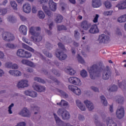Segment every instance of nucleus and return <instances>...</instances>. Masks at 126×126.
<instances>
[{"instance_id":"338daca9","label":"nucleus","mask_w":126,"mask_h":126,"mask_svg":"<svg viewBox=\"0 0 126 126\" xmlns=\"http://www.w3.org/2000/svg\"><path fill=\"white\" fill-rule=\"evenodd\" d=\"M26 126V124L25 122H20V123H18L17 125L16 126Z\"/></svg>"},{"instance_id":"de8ad7c7","label":"nucleus","mask_w":126,"mask_h":126,"mask_svg":"<svg viewBox=\"0 0 126 126\" xmlns=\"http://www.w3.org/2000/svg\"><path fill=\"white\" fill-rule=\"evenodd\" d=\"M7 12V10L6 8H0V15H4Z\"/></svg>"},{"instance_id":"e433bc0d","label":"nucleus","mask_w":126,"mask_h":126,"mask_svg":"<svg viewBox=\"0 0 126 126\" xmlns=\"http://www.w3.org/2000/svg\"><path fill=\"white\" fill-rule=\"evenodd\" d=\"M57 105H58V106H67V105H68V103L64 100H62L60 102L57 103Z\"/></svg>"},{"instance_id":"c85d7f7f","label":"nucleus","mask_w":126,"mask_h":126,"mask_svg":"<svg viewBox=\"0 0 126 126\" xmlns=\"http://www.w3.org/2000/svg\"><path fill=\"white\" fill-rule=\"evenodd\" d=\"M42 9L44 10V12L48 15V16H51L52 13H51V11L49 10L48 6L43 5L42 6Z\"/></svg>"},{"instance_id":"9d476101","label":"nucleus","mask_w":126,"mask_h":126,"mask_svg":"<svg viewBox=\"0 0 126 126\" xmlns=\"http://www.w3.org/2000/svg\"><path fill=\"white\" fill-rule=\"evenodd\" d=\"M68 89L69 90L73 92L74 94H76V95H79L81 94V91L76 86L70 85L68 86Z\"/></svg>"},{"instance_id":"f8f14e48","label":"nucleus","mask_w":126,"mask_h":126,"mask_svg":"<svg viewBox=\"0 0 126 126\" xmlns=\"http://www.w3.org/2000/svg\"><path fill=\"white\" fill-rule=\"evenodd\" d=\"M56 56L60 61H64L67 57L66 54H64L63 51H59V50H57V52L56 53Z\"/></svg>"},{"instance_id":"c756f323","label":"nucleus","mask_w":126,"mask_h":126,"mask_svg":"<svg viewBox=\"0 0 126 126\" xmlns=\"http://www.w3.org/2000/svg\"><path fill=\"white\" fill-rule=\"evenodd\" d=\"M118 21L119 23H124L126 22V14L123 15L118 18Z\"/></svg>"},{"instance_id":"b1692460","label":"nucleus","mask_w":126,"mask_h":126,"mask_svg":"<svg viewBox=\"0 0 126 126\" xmlns=\"http://www.w3.org/2000/svg\"><path fill=\"white\" fill-rule=\"evenodd\" d=\"M76 104L77 106H78V108L80 109L81 111H85L86 110V108H85V106H84L79 100H76Z\"/></svg>"},{"instance_id":"f03ea898","label":"nucleus","mask_w":126,"mask_h":126,"mask_svg":"<svg viewBox=\"0 0 126 126\" xmlns=\"http://www.w3.org/2000/svg\"><path fill=\"white\" fill-rule=\"evenodd\" d=\"M41 31V28L39 27H32L29 30V32H31V35L32 36L31 38L34 42H40L42 41L43 37L42 36L40 35V32L38 31Z\"/></svg>"},{"instance_id":"a19ab883","label":"nucleus","mask_w":126,"mask_h":126,"mask_svg":"<svg viewBox=\"0 0 126 126\" xmlns=\"http://www.w3.org/2000/svg\"><path fill=\"white\" fill-rule=\"evenodd\" d=\"M58 92L61 94V95L62 97H63V98H67V97H68V95H67V94L65 93V92H63L62 90H59Z\"/></svg>"},{"instance_id":"2eb2a0df","label":"nucleus","mask_w":126,"mask_h":126,"mask_svg":"<svg viewBox=\"0 0 126 126\" xmlns=\"http://www.w3.org/2000/svg\"><path fill=\"white\" fill-rule=\"evenodd\" d=\"M20 115L22 117H27L29 118L31 116V113L29 112V110L27 108H24L23 110L20 112Z\"/></svg>"},{"instance_id":"aec40b11","label":"nucleus","mask_w":126,"mask_h":126,"mask_svg":"<svg viewBox=\"0 0 126 126\" xmlns=\"http://www.w3.org/2000/svg\"><path fill=\"white\" fill-rule=\"evenodd\" d=\"M84 104L86 105L87 109L89 111H92L94 109V105L91 102V101L86 100L84 101Z\"/></svg>"},{"instance_id":"69168bd1","label":"nucleus","mask_w":126,"mask_h":126,"mask_svg":"<svg viewBox=\"0 0 126 126\" xmlns=\"http://www.w3.org/2000/svg\"><path fill=\"white\" fill-rule=\"evenodd\" d=\"M11 68L13 69H17L18 68V65H17V64H13L12 65Z\"/></svg>"},{"instance_id":"bb28decb","label":"nucleus","mask_w":126,"mask_h":126,"mask_svg":"<svg viewBox=\"0 0 126 126\" xmlns=\"http://www.w3.org/2000/svg\"><path fill=\"white\" fill-rule=\"evenodd\" d=\"M106 124L107 126H117V124L114 123V120L110 118L107 119Z\"/></svg>"},{"instance_id":"0e129e2a","label":"nucleus","mask_w":126,"mask_h":126,"mask_svg":"<svg viewBox=\"0 0 126 126\" xmlns=\"http://www.w3.org/2000/svg\"><path fill=\"white\" fill-rule=\"evenodd\" d=\"M91 89L94 92H99V89H98V88H96L95 87H91Z\"/></svg>"},{"instance_id":"0eeeda50","label":"nucleus","mask_w":126,"mask_h":126,"mask_svg":"<svg viewBox=\"0 0 126 126\" xmlns=\"http://www.w3.org/2000/svg\"><path fill=\"white\" fill-rule=\"evenodd\" d=\"M54 116V118L55 119V121L56 122V124L57 126H73L69 123H64L63 121L60 119L59 117H58L57 115H56V113L53 114Z\"/></svg>"},{"instance_id":"37998d69","label":"nucleus","mask_w":126,"mask_h":126,"mask_svg":"<svg viewBox=\"0 0 126 126\" xmlns=\"http://www.w3.org/2000/svg\"><path fill=\"white\" fill-rule=\"evenodd\" d=\"M10 4L13 9H14L15 10H17V4L16 3V2L14 1H11Z\"/></svg>"},{"instance_id":"864d4df0","label":"nucleus","mask_w":126,"mask_h":126,"mask_svg":"<svg viewBox=\"0 0 126 126\" xmlns=\"http://www.w3.org/2000/svg\"><path fill=\"white\" fill-rule=\"evenodd\" d=\"M43 53L46 57H48V58H52L53 57V55H52L51 53H49L48 51L46 50L43 51Z\"/></svg>"},{"instance_id":"c03bdc74","label":"nucleus","mask_w":126,"mask_h":126,"mask_svg":"<svg viewBox=\"0 0 126 126\" xmlns=\"http://www.w3.org/2000/svg\"><path fill=\"white\" fill-rule=\"evenodd\" d=\"M67 70L69 71L70 75H73L76 72L75 70H73L71 67H69V68H67Z\"/></svg>"},{"instance_id":"774afa93","label":"nucleus","mask_w":126,"mask_h":126,"mask_svg":"<svg viewBox=\"0 0 126 126\" xmlns=\"http://www.w3.org/2000/svg\"><path fill=\"white\" fill-rule=\"evenodd\" d=\"M78 119L79 121H83V120H84V116H83V115L79 114L78 116Z\"/></svg>"},{"instance_id":"412c9836","label":"nucleus","mask_w":126,"mask_h":126,"mask_svg":"<svg viewBox=\"0 0 126 126\" xmlns=\"http://www.w3.org/2000/svg\"><path fill=\"white\" fill-rule=\"evenodd\" d=\"M24 94L27 95V96H30V97H32V98H35V97H37V93L32 91H26L24 92Z\"/></svg>"},{"instance_id":"1a4fd4ad","label":"nucleus","mask_w":126,"mask_h":126,"mask_svg":"<svg viewBox=\"0 0 126 126\" xmlns=\"http://www.w3.org/2000/svg\"><path fill=\"white\" fill-rule=\"evenodd\" d=\"M116 116L118 119L121 120L125 117V108L121 107L120 109H118L116 112Z\"/></svg>"},{"instance_id":"473e14b6","label":"nucleus","mask_w":126,"mask_h":126,"mask_svg":"<svg viewBox=\"0 0 126 126\" xmlns=\"http://www.w3.org/2000/svg\"><path fill=\"white\" fill-rule=\"evenodd\" d=\"M108 90L110 92H116L118 91V86L113 85L112 86L108 88Z\"/></svg>"},{"instance_id":"423d86ee","label":"nucleus","mask_w":126,"mask_h":126,"mask_svg":"<svg viewBox=\"0 0 126 126\" xmlns=\"http://www.w3.org/2000/svg\"><path fill=\"white\" fill-rule=\"evenodd\" d=\"M112 75V71L109 66H107L106 68L104 70L102 74V78L104 80H108Z\"/></svg>"},{"instance_id":"4d7b16f0","label":"nucleus","mask_w":126,"mask_h":126,"mask_svg":"<svg viewBox=\"0 0 126 126\" xmlns=\"http://www.w3.org/2000/svg\"><path fill=\"white\" fill-rule=\"evenodd\" d=\"M14 106V104L13 103H12L8 107V112H9V114H12V111H11V109L12 108V107H13Z\"/></svg>"},{"instance_id":"bf43d9fd","label":"nucleus","mask_w":126,"mask_h":126,"mask_svg":"<svg viewBox=\"0 0 126 126\" xmlns=\"http://www.w3.org/2000/svg\"><path fill=\"white\" fill-rule=\"evenodd\" d=\"M58 45L59 46V48H60V49H62V50H64V49H65L64 45L63 44V43L59 42L58 44Z\"/></svg>"},{"instance_id":"a878e982","label":"nucleus","mask_w":126,"mask_h":126,"mask_svg":"<svg viewBox=\"0 0 126 126\" xmlns=\"http://www.w3.org/2000/svg\"><path fill=\"white\" fill-rule=\"evenodd\" d=\"M19 31L21 33H22L23 35H27V27L22 25L19 28Z\"/></svg>"},{"instance_id":"393cba45","label":"nucleus","mask_w":126,"mask_h":126,"mask_svg":"<svg viewBox=\"0 0 126 126\" xmlns=\"http://www.w3.org/2000/svg\"><path fill=\"white\" fill-rule=\"evenodd\" d=\"M9 73L11 74V75H13V76H20L21 75V72L19 70H10L9 71Z\"/></svg>"},{"instance_id":"7c9ffc66","label":"nucleus","mask_w":126,"mask_h":126,"mask_svg":"<svg viewBox=\"0 0 126 126\" xmlns=\"http://www.w3.org/2000/svg\"><path fill=\"white\" fill-rule=\"evenodd\" d=\"M63 17L61 14H58L56 16V18L55 19V21L56 23H62V21H63Z\"/></svg>"},{"instance_id":"5701e85b","label":"nucleus","mask_w":126,"mask_h":126,"mask_svg":"<svg viewBox=\"0 0 126 126\" xmlns=\"http://www.w3.org/2000/svg\"><path fill=\"white\" fill-rule=\"evenodd\" d=\"M101 0H92V6L94 8L100 7L101 5Z\"/></svg>"},{"instance_id":"f257e3e1","label":"nucleus","mask_w":126,"mask_h":126,"mask_svg":"<svg viewBox=\"0 0 126 126\" xmlns=\"http://www.w3.org/2000/svg\"><path fill=\"white\" fill-rule=\"evenodd\" d=\"M102 70H103V68L99 64H94L90 68H88V71L90 73L91 79H95V78L101 76V71Z\"/></svg>"},{"instance_id":"ddd939ff","label":"nucleus","mask_w":126,"mask_h":126,"mask_svg":"<svg viewBox=\"0 0 126 126\" xmlns=\"http://www.w3.org/2000/svg\"><path fill=\"white\" fill-rule=\"evenodd\" d=\"M17 87H18V88H24L25 87H28V81L27 80H22L18 83Z\"/></svg>"},{"instance_id":"f704fd0d","label":"nucleus","mask_w":126,"mask_h":126,"mask_svg":"<svg viewBox=\"0 0 126 126\" xmlns=\"http://www.w3.org/2000/svg\"><path fill=\"white\" fill-rule=\"evenodd\" d=\"M100 99H101V102H102L103 105H104V106H108V102H107L106 97H105L104 95L100 96Z\"/></svg>"},{"instance_id":"4be33fe9","label":"nucleus","mask_w":126,"mask_h":126,"mask_svg":"<svg viewBox=\"0 0 126 126\" xmlns=\"http://www.w3.org/2000/svg\"><path fill=\"white\" fill-rule=\"evenodd\" d=\"M22 63L23 64H26L27 65H29V66H31V67H34L35 65H34V63L31 61H29V60L23 59L21 61Z\"/></svg>"},{"instance_id":"603ef678","label":"nucleus","mask_w":126,"mask_h":126,"mask_svg":"<svg viewBox=\"0 0 126 126\" xmlns=\"http://www.w3.org/2000/svg\"><path fill=\"white\" fill-rule=\"evenodd\" d=\"M81 75L82 77H86L87 76V71L85 70H82L81 71Z\"/></svg>"},{"instance_id":"052dcab7","label":"nucleus","mask_w":126,"mask_h":126,"mask_svg":"<svg viewBox=\"0 0 126 126\" xmlns=\"http://www.w3.org/2000/svg\"><path fill=\"white\" fill-rule=\"evenodd\" d=\"M52 72H53V73H54V74H55L57 76H60V73L59 72V71H58L56 69H53Z\"/></svg>"},{"instance_id":"2f4dec72","label":"nucleus","mask_w":126,"mask_h":126,"mask_svg":"<svg viewBox=\"0 0 126 126\" xmlns=\"http://www.w3.org/2000/svg\"><path fill=\"white\" fill-rule=\"evenodd\" d=\"M118 98L116 100L117 103L118 104H123L124 102L125 101V98L121 95L117 96Z\"/></svg>"},{"instance_id":"5fc2aeb1","label":"nucleus","mask_w":126,"mask_h":126,"mask_svg":"<svg viewBox=\"0 0 126 126\" xmlns=\"http://www.w3.org/2000/svg\"><path fill=\"white\" fill-rule=\"evenodd\" d=\"M79 35H80V33H79L77 31H74V37L76 40L79 39Z\"/></svg>"},{"instance_id":"a18cd8bd","label":"nucleus","mask_w":126,"mask_h":126,"mask_svg":"<svg viewBox=\"0 0 126 126\" xmlns=\"http://www.w3.org/2000/svg\"><path fill=\"white\" fill-rule=\"evenodd\" d=\"M7 20L10 22H12V23L15 22L16 21V19H15V17L13 16H10L8 17Z\"/></svg>"},{"instance_id":"4468645a","label":"nucleus","mask_w":126,"mask_h":126,"mask_svg":"<svg viewBox=\"0 0 126 126\" xmlns=\"http://www.w3.org/2000/svg\"><path fill=\"white\" fill-rule=\"evenodd\" d=\"M89 32L91 34H97V33H99V29H98L97 25L94 24L92 25Z\"/></svg>"},{"instance_id":"cd10ccee","label":"nucleus","mask_w":126,"mask_h":126,"mask_svg":"<svg viewBox=\"0 0 126 126\" xmlns=\"http://www.w3.org/2000/svg\"><path fill=\"white\" fill-rule=\"evenodd\" d=\"M117 7L119 9H126V0L125 1H123L122 3H120L117 5Z\"/></svg>"},{"instance_id":"3c124183","label":"nucleus","mask_w":126,"mask_h":126,"mask_svg":"<svg viewBox=\"0 0 126 126\" xmlns=\"http://www.w3.org/2000/svg\"><path fill=\"white\" fill-rule=\"evenodd\" d=\"M6 48H9V49H15V45L13 44L8 43L6 44Z\"/></svg>"},{"instance_id":"09e8293b","label":"nucleus","mask_w":126,"mask_h":126,"mask_svg":"<svg viewBox=\"0 0 126 126\" xmlns=\"http://www.w3.org/2000/svg\"><path fill=\"white\" fill-rule=\"evenodd\" d=\"M113 12V10L105 11L103 12V15H104L105 16H109L110 15H111Z\"/></svg>"},{"instance_id":"c9c22d12","label":"nucleus","mask_w":126,"mask_h":126,"mask_svg":"<svg viewBox=\"0 0 126 126\" xmlns=\"http://www.w3.org/2000/svg\"><path fill=\"white\" fill-rule=\"evenodd\" d=\"M118 85H119L120 88H121V89H126V81L125 80H124L122 83H119Z\"/></svg>"},{"instance_id":"6ab92c4d","label":"nucleus","mask_w":126,"mask_h":126,"mask_svg":"<svg viewBox=\"0 0 126 126\" xmlns=\"http://www.w3.org/2000/svg\"><path fill=\"white\" fill-rule=\"evenodd\" d=\"M48 3L51 10L52 11H56L57 10V3L54 2L53 0H49Z\"/></svg>"},{"instance_id":"39448f33","label":"nucleus","mask_w":126,"mask_h":126,"mask_svg":"<svg viewBox=\"0 0 126 126\" xmlns=\"http://www.w3.org/2000/svg\"><path fill=\"white\" fill-rule=\"evenodd\" d=\"M59 116H61L63 120H68L70 118L69 113L63 108H60L57 111Z\"/></svg>"},{"instance_id":"13d9d810","label":"nucleus","mask_w":126,"mask_h":126,"mask_svg":"<svg viewBox=\"0 0 126 126\" xmlns=\"http://www.w3.org/2000/svg\"><path fill=\"white\" fill-rule=\"evenodd\" d=\"M98 18H99V15L96 14L95 17L93 21L94 23H97V22H98Z\"/></svg>"},{"instance_id":"f3484780","label":"nucleus","mask_w":126,"mask_h":126,"mask_svg":"<svg viewBox=\"0 0 126 126\" xmlns=\"http://www.w3.org/2000/svg\"><path fill=\"white\" fill-rule=\"evenodd\" d=\"M81 27L84 30L87 31L88 29H89V27H90V24L87 21H83L81 23Z\"/></svg>"},{"instance_id":"dca6fc26","label":"nucleus","mask_w":126,"mask_h":126,"mask_svg":"<svg viewBox=\"0 0 126 126\" xmlns=\"http://www.w3.org/2000/svg\"><path fill=\"white\" fill-rule=\"evenodd\" d=\"M23 9L25 13H30L31 12V5L28 3H26L23 6Z\"/></svg>"},{"instance_id":"79ce46f5","label":"nucleus","mask_w":126,"mask_h":126,"mask_svg":"<svg viewBox=\"0 0 126 126\" xmlns=\"http://www.w3.org/2000/svg\"><path fill=\"white\" fill-rule=\"evenodd\" d=\"M104 4L106 8H108L110 9L111 7H112V4H111V2L109 1H106L104 2Z\"/></svg>"},{"instance_id":"7ed1b4c3","label":"nucleus","mask_w":126,"mask_h":126,"mask_svg":"<svg viewBox=\"0 0 126 126\" xmlns=\"http://www.w3.org/2000/svg\"><path fill=\"white\" fill-rule=\"evenodd\" d=\"M0 32H2V37L4 41H13L14 35L7 32H3V29H0Z\"/></svg>"},{"instance_id":"ea45409f","label":"nucleus","mask_w":126,"mask_h":126,"mask_svg":"<svg viewBox=\"0 0 126 126\" xmlns=\"http://www.w3.org/2000/svg\"><path fill=\"white\" fill-rule=\"evenodd\" d=\"M34 81H37V82H39L40 83H43V84H45L46 83V82L45 80L40 78L39 77H36L34 79Z\"/></svg>"},{"instance_id":"49530a36","label":"nucleus","mask_w":126,"mask_h":126,"mask_svg":"<svg viewBox=\"0 0 126 126\" xmlns=\"http://www.w3.org/2000/svg\"><path fill=\"white\" fill-rule=\"evenodd\" d=\"M94 124H95L96 126H102L100 122L98 121V116L94 115Z\"/></svg>"},{"instance_id":"e2e57ef3","label":"nucleus","mask_w":126,"mask_h":126,"mask_svg":"<svg viewBox=\"0 0 126 126\" xmlns=\"http://www.w3.org/2000/svg\"><path fill=\"white\" fill-rule=\"evenodd\" d=\"M39 1L41 4H45L46 3H48L49 0H39Z\"/></svg>"},{"instance_id":"9b49d317","label":"nucleus","mask_w":126,"mask_h":126,"mask_svg":"<svg viewBox=\"0 0 126 126\" xmlns=\"http://www.w3.org/2000/svg\"><path fill=\"white\" fill-rule=\"evenodd\" d=\"M68 81L70 83L74 84V85L79 86L81 85V81L77 77H71L68 79Z\"/></svg>"},{"instance_id":"680f3d73","label":"nucleus","mask_w":126,"mask_h":126,"mask_svg":"<svg viewBox=\"0 0 126 126\" xmlns=\"http://www.w3.org/2000/svg\"><path fill=\"white\" fill-rule=\"evenodd\" d=\"M36 55H37V56L39 57V58H40V59H41V60L43 61H45V60H46V58H45V57H44V56L41 54V53L37 52Z\"/></svg>"},{"instance_id":"58836bf2","label":"nucleus","mask_w":126,"mask_h":126,"mask_svg":"<svg viewBox=\"0 0 126 126\" xmlns=\"http://www.w3.org/2000/svg\"><path fill=\"white\" fill-rule=\"evenodd\" d=\"M38 16L40 19H44L45 18V14L42 11H39L38 12Z\"/></svg>"},{"instance_id":"20e7f679","label":"nucleus","mask_w":126,"mask_h":126,"mask_svg":"<svg viewBox=\"0 0 126 126\" xmlns=\"http://www.w3.org/2000/svg\"><path fill=\"white\" fill-rule=\"evenodd\" d=\"M17 56L20 58H25L28 59L31 57H32V54L31 53L26 51L22 49H19L17 51Z\"/></svg>"},{"instance_id":"6e6d98bb","label":"nucleus","mask_w":126,"mask_h":126,"mask_svg":"<svg viewBox=\"0 0 126 126\" xmlns=\"http://www.w3.org/2000/svg\"><path fill=\"white\" fill-rule=\"evenodd\" d=\"M6 67L8 68H10L12 66V63L11 62H7L5 64Z\"/></svg>"},{"instance_id":"72a5a7b5","label":"nucleus","mask_w":126,"mask_h":126,"mask_svg":"<svg viewBox=\"0 0 126 126\" xmlns=\"http://www.w3.org/2000/svg\"><path fill=\"white\" fill-rule=\"evenodd\" d=\"M23 48L24 49H25V50H28V51H30V52H32V53H34V49L29 46L25 44V43H23L22 44Z\"/></svg>"},{"instance_id":"4c0bfd02","label":"nucleus","mask_w":126,"mask_h":126,"mask_svg":"<svg viewBox=\"0 0 126 126\" xmlns=\"http://www.w3.org/2000/svg\"><path fill=\"white\" fill-rule=\"evenodd\" d=\"M77 58L80 63H82V64H84V63H85V61L79 54H78Z\"/></svg>"},{"instance_id":"8fccbe9b","label":"nucleus","mask_w":126,"mask_h":126,"mask_svg":"<svg viewBox=\"0 0 126 126\" xmlns=\"http://www.w3.org/2000/svg\"><path fill=\"white\" fill-rule=\"evenodd\" d=\"M57 29L58 31H62V30H66V27L63 25L58 26Z\"/></svg>"},{"instance_id":"a211bd4d","label":"nucleus","mask_w":126,"mask_h":126,"mask_svg":"<svg viewBox=\"0 0 126 126\" xmlns=\"http://www.w3.org/2000/svg\"><path fill=\"white\" fill-rule=\"evenodd\" d=\"M32 87L37 92H44L45 90H46L45 87L37 84L33 85Z\"/></svg>"},{"instance_id":"6e6552de","label":"nucleus","mask_w":126,"mask_h":126,"mask_svg":"<svg viewBox=\"0 0 126 126\" xmlns=\"http://www.w3.org/2000/svg\"><path fill=\"white\" fill-rule=\"evenodd\" d=\"M98 41L100 44H107L110 41V37L104 34H102L99 36Z\"/></svg>"}]
</instances>
